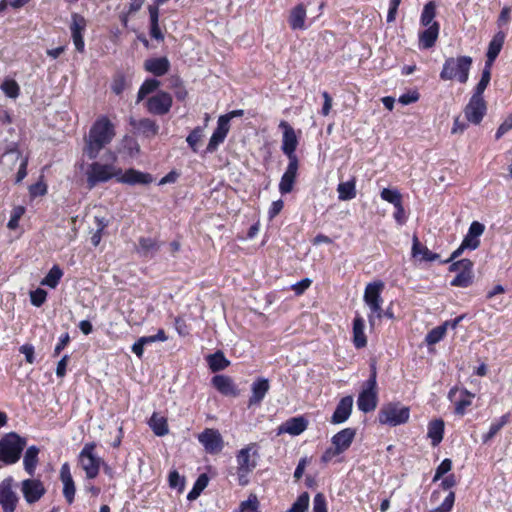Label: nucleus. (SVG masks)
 <instances>
[{
  "mask_svg": "<svg viewBox=\"0 0 512 512\" xmlns=\"http://www.w3.org/2000/svg\"><path fill=\"white\" fill-rule=\"evenodd\" d=\"M29 192L32 197L42 196L46 194L47 187L44 183L38 182L29 187Z\"/></svg>",
  "mask_w": 512,
  "mask_h": 512,
  "instance_id": "nucleus-63",
  "label": "nucleus"
},
{
  "mask_svg": "<svg viewBox=\"0 0 512 512\" xmlns=\"http://www.w3.org/2000/svg\"><path fill=\"white\" fill-rule=\"evenodd\" d=\"M115 134V126L108 117H98L84 138V154L89 159L95 160L101 150L113 140Z\"/></svg>",
  "mask_w": 512,
  "mask_h": 512,
  "instance_id": "nucleus-1",
  "label": "nucleus"
},
{
  "mask_svg": "<svg viewBox=\"0 0 512 512\" xmlns=\"http://www.w3.org/2000/svg\"><path fill=\"white\" fill-rule=\"evenodd\" d=\"M269 388V381L265 378H259L253 382L251 386L252 395L249 399L248 406L259 405L269 391Z\"/></svg>",
  "mask_w": 512,
  "mask_h": 512,
  "instance_id": "nucleus-23",
  "label": "nucleus"
},
{
  "mask_svg": "<svg viewBox=\"0 0 512 512\" xmlns=\"http://www.w3.org/2000/svg\"><path fill=\"white\" fill-rule=\"evenodd\" d=\"M376 372H372L370 378L366 381L364 389L358 396L357 405L359 410L364 413L375 410L378 403L376 391Z\"/></svg>",
  "mask_w": 512,
  "mask_h": 512,
  "instance_id": "nucleus-9",
  "label": "nucleus"
},
{
  "mask_svg": "<svg viewBox=\"0 0 512 512\" xmlns=\"http://www.w3.org/2000/svg\"><path fill=\"white\" fill-rule=\"evenodd\" d=\"M485 230V227L482 223L478 221H474L471 223L468 233H470L472 236H475L479 239V237L483 234Z\"/></svg>",
  "mask_w": 512,
  "mask_h": 512,
  "instance_id": "nucleus-64",
  "label": "nucleus"
},
{
  "mask_svg": "<svg viewBox=\"0 0 512 512\" xmlns=\"http://www.w3.org/2000/svg\"><path fill=\"white\" fill-rule=\"evenodd\" d=\"M160 85V81L156 79H147L140 87L137 96V102L143 100L146 95L155 91Z\"/></svg>",
  "mask_w": 512,
  "mask_h": 512,
  "instance_id": "nucleus-47",
  "label": "nucleus"
},
{
  "mask_svg": "<svg viewBox=\"0 0 512 512\" xmlns=\"http://www.w3.org/2000/svg\"><path fill=\"white\" fill-rule=\"evenodd\" d=\"M167 340V336L164 332L163 329H159L157 334L156 335H152V336H143L141 338H139V341L143 344V345H148V344H151V343H154V342H157V341H166Z\"/></svg>",
  "mask_w": 512,
  "mask_h": 512,
  "instance_id": "nucleus-56",
  "label": "nucleus"
},
{
  "mask_svg": "<svg viewBox=\"0 0 512 512\" xmlns=\"http://www.w3.org/2000/svg\"><path fill=\"white\" fill-rule=\"evenodd\" d=\"M491 67L492 66L485 65V67L482 71L481 79L478 82V84L476 85L475 92L473 95L483 97L482 95H483L485 89L487 88V86L490 82V79H491Z\"/></svg>",
  "mask_w": 512,
  "mask_h": 512,
  "instance_id": "nucleus-45",
  "label": "nucleus"
},
{
  "mask_svg": "<svg viewBox=\"0 0 512 512\" xmlns=\"http://www.w3.org/2000/svg\"><path fill=\"white\" fill-rule=\"evenodd\" d=\"M355 435L356 432L354 429L345 428L332 437V445L335 446L338 451L343 453L350 447L355 438Z\"/></svg>",
  "mask_w": 512,
  "mask_h": 512,
  "instance_id": "nucleus-25",
  "label": "nucleus"
},
{
  "mask_svg": "<svg viewBox=\"0 0 512 512\" xmlns=\"http://www.w3.org/2000/svg\"><path fill=\"white\" fill-rule=\"evenodd\" d=\"M95 447V443H86L79 454L80 465L89 479L98 475L100 466L103 464V460L94 453Z\"/></svg>",
  "mask_w": 512,
  "mask_h": 512,
  "instance_id": "nucleus-8",
  "label": "nucleus"
},
{
  "mask_svg": "<svg viewBox=\"0 0 512 512\" xmlns=\"http://www.w3.org/2000/svg\"><path fill=\"white\" fill-rule=\"evenodd\" d=\"M144 68L155 76H162L168 72L170 62L166 57L150 58L144 62Z\"/></svg>",
  "mask_w": 512,
  "mask_h": 512,
  "instance_id": "nucleus-26",
  "label": "nucleus"
},
{
  "mask_svg": "<svg viewBox=\"0 0 512 512\" xmlns=\"http://www.w3.org/2000/svg\"><path fill=\"white\" fill-rule=\"evenodd\" d=\"M505 35L502 32H498L493 39L490 41L487 51V59L485 65L492 66L493 62L499 55L503 44H504Z\"/></svg>",
  "mask_w": 512,
  "mask_h": 512,
  "instance_id": "nucleus-31",
  "label": "nucleus"
},
{
  "mask_svg": "<svg viewBox=\"0 0 512 512\" xmlns=\"http://www.w3.org/2000/svg\"><path fill=\"white\" fill-rule=\"evenodd\" d=\"M202 137H203V128L196 127L195 129L192 130V132L186 138L188 145L191 147V149L194 152L198 151L197 146H198V143L200 142V140L202 139Z\"/></svg>",
  "mask_w": 512,
  "mask_h": 512,
  "instance_id": "nucleus-52",
  "label": "nucleus"
},
{
  "mask_svg": "<svg viewBox=\"0 0 512 512\" xmlns=\"http://www.w3.org/2000/svg\"><path fill=\"white\" fill-rule=\"evenodd\" d=\"M229 129L230 126L227 125L226 117H219L217 122V128L213 132L206 148V151L208 153H213L214 151L217 150L218 146L224 142L229 132Z\"/></svg>",
  "mask_w": 512,
  "mask_h": 512,
  "instance_id": "nucleus-17",
  "label": "nucleus"
},
{
  "mask_svg": "<svg viewBox=\"0 0 512 512\" xmlns=\"http://www.w3.org/2000/svg\"><path fill=\"white\" fill-rule=\"evenodd\" d=\"M1 89L4 92V94L9 98L15 99L19 96L20 87L15 80L6 79L1 84Z\"/></svg>",
  "mask_w": 512,
  "mask_h": 512,
  "instance_id": "nucleus-49",
  "label": "nucleus"
},
{
  "mask_svg": "<svg viewBox=\"0 0 512 512\" xmlns=\"http://www.w3.org/2000/svg\"><path fill=\"white\" fill-rule=\"evenodd\" d=\"M149 14H150V22H151V28H150V35L152 38L156 40H163L164 35L162 34L158 19H159V8L157 6L150 5L148 7Z\"/></svg>",
  "mask_w": 512,
  "mask_h": 512,
  "instance_id": "nucleus-38",
  "label": "nucleus"
},
{
  "mask_svg": "<svg viewBox=\"0 0 512 512\" xmlns=\"http://www.w3.org/2000/svg\"><path fill=\"white\" fill-rule=\"evenodd\" d=\"M309 501V494L307 492L302 493L288 510V512H307Z\"/></svg>",
  "mask_w": 512,
  "mask_h": 512,
  "instance_id": "nucleus-51",
  "label": "nucleus"
},
{
  "mask_svg": "<svg viewBox=\"0 0 512 512\" xmlns=\"http://www.w3.org/2000/svg\"><path fill=\"white\" fill-rule=\"evenodd\" d=\"M160 248L156 239L150 237H141L138 241L137 252L142 256H153Z\"/></svg>",
  "mask_w": 512,
  "mask_h": 512,
  "instance_id": "nucleus-33",
  "label": "nucleus"
},
{
  "mask_svg": "<svg viewBox=\"0 0 512 512\" xmlns=\"http://www.w3.org/2000/svg\"><path fill=\"white\" fill-rule=\"evenodd\" d=\"M508 416L503 415L498 421L491 424L489 431L482 436L483 443L489 442L500 430L501 428L507 423Z\"/></svg>",
  "mask_w": 512,
  "mask_h": 512,
  "instance_id": "nucleus-48",
  "label": "nucleus"
},
{
  "mask_svg": "<svg viewBox=\"0 0 512 512\" xmlns=\"http://www.w3.org/2000/svg\"><path fill=\"white\" fill-rule=\"evenodd\" d=\"M212 384L220 393L226 396H236L238 394L233 380L228 376L216 375L212 378Z\"/></svg>",
  "mask_w": 512,
  "mask_h": 512,
  "instance_id": "nucleus-27",
  "label": "nucleus"
},
{
  "mask_svg": "<svg viewBox=\"0 0 512 512\" xmlns=\"http://www.w3.org/2000/svg\"><path fill=\"white\" fill-rule=\"evenodd\" d=\"M435 15H436V5L434 2L430 1L423 8V11L421 14V24L426 27L432 25V23L434 22L433 20L435 18Z\"/></svg>",
  "mask_w": 512,
  "mask_h": 512,
  "instance_id": "nucleus-46",
  "label": "nucleus"
},
{
  "mask_svg": "<svg viewBox=\"0 0 512 512\" xmlns=\"http://www.w3.org/2000/svg\"><path fill=\"white\" fill-rule=\"evenodd\" d=\"M18 502L16 493L12 490V479H4L0 483V505L4 512H14Z\"/></svg>",
  "mask_w": 512,
  "mask_h": 512,
  "instance_id": "nucleus-13",
  "label": "nucleus"
},
{
  "mask_svg": "<svg viewBox=\"0 0 512 512\" xmlns=\"http://www.w3.org/2000/svg\"><path fill=\"white\" fill-rule=\"evenodd\" d=\"M364 327V319L357 315L353 321V343L356 348H363L367 344Z\"/></svg>",
  "mask_w": 512,
  "mask_h": 512,
  "instance_id": "nucleus-32",
  "label": "nucleus"
},
{
  "mask_svg": "<svg viewBox=\"0 0 512 512\" xmlns=\"http://www.w3.org/2000/svg\"><path fill=\"white\" fill-rule=\"evenodd\" d=\"M26 446V439L11 432L0 439V461L5 464L16 463Z\"/></svg>",
  "mask_w": 512,
  "mask_h": 512,
  "instance_id": "nucleus-4",
  "label": "nucleus"
},
{
  "mask_svg": "<svg viewBox=\"0 0 512 512\" xmlns=\"http://www.w3.org/2000/svg\"><path fill=\"white\" fill-rule=\"evenodd\" d=\"M208 365L213 372L225 369L229 365V361L226 359L221 351H217L207 357Z\"/></svg>",
  "mask_w": 512,
  "mask_h": 512,
  "instance_id": "nucleus-42",
  "label": "nucleus"
},
{
  "mask_svg": "<svg viewBox=\"0 0 512 512\" xmlns=\"http://www.w3.org/2000/svg\"><path fill=\"white\" fill-rule=\"evenodd\" d=\"M383 289L384 283L381 281H376L368 283L364 291L363 300L371 311V313L368 315L369 324L371 326H374L376 319H381L383 317V299L381 297V292Z\"/></svg>",
  "mask_w": 512,
  "mask_h": 512,
  "instance_id": "nucleus-5",
  "label": "nucleus"
},
{
  "mask_svg": "<svg viewBox=\"0 0 512 512\" xmlns=\"http://www.w3.org/2000/svg\"><path fill=\"white\" fill-rule=\"evenodd\" d=\"M307 425L308 422L304 417H293L288 419L279 427V433H287L296 436L304 432Z\"/></svg>",
  "mask_w": 512,
  "mask_h": 512,
  "instance_id": "nucleus-24",
  "label": "nucleus"
},
{
  "mask_svg": "<svg viewBox=\"0 0 512 512\" xmlns=\"http://www.w3.org/2000/svg\"><path fill=\"white\" fill-rule=\"evenodd\" d=\"M257 456V445L255 443H251L238 451L236 461L239 481L241 484H245V482L242 481V478L255 469L257 465Z\"/></svg>",
  "mask_w": 512,
  "mask_h": 512,
  "instance_id": "nucleus-7",
  "label": "nucleus"
},
{
  "mask_svg": "<svg viewBox=\"0 0 512 512\" xmlns=\"http://www.w3.org/2000/svg\"><path fill=\"white\" fill-rule=\"evenodd\" d=\"M412 255L413 257H421V259L425 261H434L438 258L437 254L421 245L416 236L413 237Z\"/></svg>",
  "mask_w": 512,
  "mask_h": 512,
  "instance_id": "nucleus-37",
  "label": "nucleus"
},
{
  "mask_svg": "<svg viewBox=\"0 0 512 512\" xmlns=\"http://www.w3.org/2000/svg\"><path fill=\"white\" fill-rule=\"evenodd\" d=\"M85 27H86V20L84 19V17H82L79 14L74 13L72 15V23H71L70 29H71L73 43L75 45V48L79 52L84 51L85 45H84V40H83L82 34L85 30Z\"/></svg>",
  "mask_w": 512,
  "mask_h": 512,
  "instance_id": "nucleus-18",
  "label": "nucleus"
},
{
  "mask_svg": "<svg viewBox=\"0 0 512 512\" xmlns=\"http://www.w3.org/2000/svg\"><path fill=\"white\" fill-rule=\"evenodd\" d=\"M298 162H289L286 171L281 177L279 183V191L281 194H288L293 190V186L297 177Z\"/></svg>",
  "mask_w": 512,
  "mask_h": 512,
  "instance_id": "nucleus-21",
  "label": "nucleus"
},
{
  "mask_svg": "<svg viewBox=\"0 0 512 512\" xmlns=\"http://www.w3.org/2000/svg\"><path fill=\"white\" fill-rule=\"evenodd\" d=\"M198 440L209 453H218L223 448L222 436L215 429H205L201 434H199Z\"/></svg>",
  "mask_w": 512,
  "mask_h": 512,
  "instance_id": "nucleus-15",
  "label": "nucleus"
},
{
  "mask_svg": "<svg viewBox=\"0 0 512 512\" xmlns=\"http://www.w3.org/2000/svg\"><path fill=\"white\" fill-rule=\"evenodd\" d=\"M451 271L457 272L451 285L454 287L467 288L474 281L473 262L469 259H462L450 266Z\"/></svg>",
  "mask_w": 512,
  "mask_h": 512,
  "instance_id": "nucleus-10",
  "label": "nucleus"
},
{
  "mask_svg": "<svg viewBox=\"0 0 512 512\" xmlns=\"http://www.w3.org/2000/svg\"><path fill=\"white\" fill-rule=\"evenodd\" d=\"M486 109V103L483 97L472 95L464 109V114L469 122L477 125L482 121Z\"/></svg>",
  "mask_w": 512,
  "mask_h": 512,
  "instance_id": "nucleus-12",
  "label": "nucleus"
},
{
  "mask_svg": "<svg viewBox=\"0 0 512 512\" xmlns=\"http://www.w3.org/2000/svg\"><path fill=\"white\" fill-rule=\"evenodd\" d=\"M472 62L470 56L447 58L440 72V78L445 81L457 80L459 83L465 84L469 78Z\"/></svg>",
  "mask_w": 512,
  "mask_h": 512,
  "instance_id": "nucleus-3",
  "label": "nucleus"
},
{
  "mask_svg": "<svg viewBox=\"0 0 512 512\" xmlns=\"http://www.w3.org/2000/svg\"><path fill=\"white\" fill-rule=\"evenodd\" d=\"M480 240L475 236H472L470 233H467L465 238L463 239L461 245L451 254L450 260H453L459 257L462 252L466 249L475 250L479 247Z\"/></svg>",
  "mask_w": 512,
  "mask_h": 512,
  "instance_id": "nucleus-39",
  "label": "nucleus"
},
{
  "mask_svg": "<svg viewBox=\"0 0 512 512\" xmlns=\"http://www.w3.org/2000/svg\"><path fill=\"white\" fill-rule=\"evenodd\" d=\"M353 407V397L346 396L343 397L332 415L331 422L333 424H341L345 422L351 415Z\"/></svg>",
  "mask_w": 512,
  "mask_h": 512,
  "instance_id": "nucleus-20",
  "label": "nucleus"
},
{
  "mask_svg": "<svg viewBox=\"0 0 512 512\" xmlns=\"http://www.w3.org/2000/svg\"><path fill=\"white\" fill-rule=\"evenodd\" d=\"M381 198L394 205L402 203V195L397 189L384 188L380 193Z\"/></svg>",
  "mask_w": 512,
  "mask_h": 512,
  "instance_id": "nucleus-50",
  "label": "nucleus"
},
{
  "mask_svg": "<svg viewBox=\"0 0 512 512\" xmlns=\"http://www.w3.org/2000/svg\"><path fill=\"white\" fill-rule=\"evenodd\" d=\"M60 478L63 483V495L67 502L71 504L75 496V484L70 472L68 463H64L60 469Z\"/></svg>",
  "mask_w": 512,
  "mask_h": 512,
  "instance_id": "nucleus-22",
  "label": "nucleus"
},
{
  "mask_svg": "<svg viewBox=\"0 0 512 512\" xmlns=\"http://www.w3.org/2000/svg\"><path fill=\"white\" fill-rule=\"evenodd\" d=\"M130 124L138 132L142 133L146 137H153L158 133L159 127L155 121L149 118H143L140 120L131 119Z\"/></svg>",
  "mask_w": 512,
  "mask_h": 512,
  "instance_id": "nucleus-30",
  "label": "nucleus"
},
{
  "mask_svg": "<svg viewBox=\"0 0 512 512\" xmlns=\"http://www.w3.org/2000/svg\"><path fill=\"white\" fill-rule=\"evenodd\" d=\"M149 425L157 436H164L168 433L167 420L156 413L151 416Z\"/></svg>",
  "mask_w": 512,
  "mask_h": 512,
  "instance_id": "nucleus-43",
  "label": "nucleus"
},
{
  "mask_svg": "<svg viewBox=\"0 0 512 512\" xmlns=\"http://www.w3.org/2000/svg\"><path fill=\"white\" fill-rule=\"evenodd\" d=\"M46 297L47 292L41 288L30 292L31 303L36 307H40L46 301Z\"/></svg>",
  "mask_w": 512,
  "mask_h": 512,
  "instance_id": "nucleus-54",
  "label": "nucleus"
},
{
  "mask_svg": "<svg viewBox=\"0 0 512 512\" xmlns=\"http://www.w3.org/2000/svg\"><path fill=\"white\" fill-rule=\"evenodd\" d=\"M409 417V408L400 403H388L384 405L378 413L379 423L392 427L406 423Z\"/></svg>",
  "mask_w": 512,
  "mask_h": 512,
  "instance_id": "nucleus-6",
  "label": "nucleus"
},
{
  "mask_svg": "<svg viewBox=\"0 0 512 512\" xmlns=\"http://www.w3.org/2000/svg\"><path fill=\"white\" fill-rule=\"evenodd\" d=\"M512 129V114L509 115L502 124L498 127L496 132V139H500L504 134Z\"/></svg>",
  "mask_w": 512,
  "mask_h": 512,
  "instance_id": "nucleus-61",
  "label": "nucleus"
},
{
  "mask_svg": "<svg viewBox=\"0 0 512 512\" xmlns=\"http://www.w3.org/2000/svg\"><path fill=\"white\" fill-rule=\"evenodd\" d=\"M439 35V24L433 22L427 29L419 35V45L423 49H429L434 46Z\"/></svg>",
  "mask_w": 512,
  "mask_h": 512,
  "instance_id": "nucleus-28",
  "label": "nucleus"
},
{
  "mask_svg": "<svg viewBox=\"0 0 512 512\" xmlns=\"http://www.w3.org/2000/svg\"><path fill=\"white\" fill-rule=\"evenodd\" d=\"M208 482H209L208 476L206 474H201L197 478L192 490L188 493V495H187L188 500L192 501V500L197 499L199 497V495L201 494V492L207 487Z\"/></svg>",
  "mask_w": 512,
  "mask_h": 512,
  "instance_id": "nucleus-44",
  "label": "nucleus"
},
{
  "mask_svg": "<svg viewBox=\"0 0 512 512\" xmlns=\"http://www.w3.org/2000/svg\"><path fill=\"white\" fill-rule=\"evenodd\" d=\"M452 468V461L444 459L436 469L433 481H438L444 474L448 473Z\"/></svg>",
  "mask_w": 512,
  "mask_h": 512,
  "instance_id": "nucleus-57",
  "label": "nucleus"
},
{
  "mask_svg": "<svg viewBox=\"0 0 512 512\" xmlns=\"http://www.w3.org/2000/svg\"><path fill=\"white\" fill-rule=\"evenodd\" d=\"M258 507L256 496H250L248 500L241 503V512H255Z\"/></svg>",
  "mask_w": 512,
  "mask_h": 512,
  "instance_id": "nucleus-62",
  "label": "nucleus"
},
{
  "mask_svg": "<svg viewBox=\"0 0 512 512\" xmlns=\"http://www.w3.org/2000/svg\"><path fill=\"white\" fill-rule=\"evenodd\" d=\"M279 127L283 130L282 151L288 157L289 162H298L295 154L298 139L293 127L286 121H281Z\"/></svg>",
  "mask_w": 512,
  "mask_h": 512,
  "instance_id": "nucleus-11",
  "label": "nucleus"
},
{
  "mask_svg": "<svg viewBox=\"0 0 512 512\" xmlns=\"http://www.w3.org/2000/svg\"><path fill=\"white\" fill-rule=\"evenodd\" d=\"M111 156V162H100L93 161L88 165L85 175L87 186L89 189L94 188L99 183H106L109 180L116 178L121 175L122 169L115 165L117 156L115 153L109 152Z\"/></svg>",
  "mask_w": 512,
  "mask_h": 512,
  "instance_id": "nucleus-2",
  "label": "nucleus"
},
{
  "mask_svg": "<svg viewBox=\"0 0 512 512\" xmlns=\"http://www.w3.org/2000/svg\"><path fill=\"white\" fill-rule=\"evenodd\" d=\"M449 324V321H445L442 325L430 330L425 338L426 343L428 345H434L440 342L444 338L447 328L449 327Z\"/></svg>",
  "mask_w": 512,
  "mask_h": 512,
  "instance_id": "nucleus-41",
  "label": "nucleus"
},
{
  "mask_svg": "<svg viewBox=\"0 0 512 512\" xmlns=\"http://www.w3.org/2000/svg\"><path fill=\"white\" fill-rule=\"evenodd\" d=\"M38 454H39V449L36 446H30L29 448H27V450L24 454V459H23L24 469L31 476L34 474L35 468L38 464Z\"/></svg>",
  "mask_w": 512,
  "mask_h": 512,
  "instance_id": "nucleus-36",
  "label": "nucleus"
},
{
  "mask_svg": "<svg viewBox=\"0 0 512 512\" xmlns=\"http://www.w3.org/2000/svg\"><path fill=\"white\" fill-rule=\"evenodd\" d=\"M63 276V271L58 265H54L47 275L42 279L41 285L49 288H56Z\"/></svg>",
  "mask_w": 512,
  "mask_h": 512,
  "instance_id": "nucleus-40",
  "label": "nucleus"
},
{
  "mask_svg": "<svg viewBox=\"0 0 512 512\" xmlns=\"http://www.w3.org/2000/svg\"><path fill=\"white\" fill-rule=\"evenodd\" d=\"M313 512H327L326 499L322 493H317L314 497Z\"/></svg>",
  "mask_w": 512,
  "mask_h": 512,
  "instance_id": "nucleus-59",
  "label": "nucleus"
},
{
  "mask_svg": "<svg viewBox=\"0 0 512 512\" xmlns=\"http://www.w3.org/2000/svg\"><path fill=\"white\" fill-rule=\"evenodd\" d=\"M467 395L466 399L459 400L455 404V412L459 415H463L465 412L466 407L471 405V397H473V394H470L468 391L464 392Z\"/></svg>",
  "mask_w": 512,
  "mask_h": 512,
  "instance_id": "nucleus-60",
  "label": "nucleus"
},
{
  "mask_svg": "<svg viewBox=\"0 0 512 512\" xmlns=\"http://www.w3.org/2000/svg\"><path fill=\"white\" fill-rule=\"evenodd\" d=\"M454 501H455V493L449 492V494L444 499L442 504L439 507L430 510L429 512H449L454 505Z\"/></svg>",
  "mask_w": 512,
  "mask_h": 512,
  "instance_id": "nucleus-55",
  "label": "nucleus"
},
{
  "mask_svg": "<svg viewBox=\"0 0 512 512\" xmlns=\"http://www.w3.org/2000/svg\"><path fill=\"white\" fill-rule=\"evenodd\" d=\"M117 181L129 185H147L153 181V178L149 173H144L135 169H128L124 173L123 171L121 172Z\"/></svg>",
  "mask_w": 512,
  "mask_h": 512,
  "instance_id": "nucleus-19",
  "label": "nucleus"
},
{
  "mask_svg": "<svg viewBox=\"0 0 512 512\" xmlns=\"http://www.w3.org/2000/svg\"><path fill=\"white\" fill-rule=\"evenodd\" d=\"M444 422L441 419H436L429 423L428 437L431 439L432 445L437 446L443 439Z\"/></svg>",
  "mask_w": 512,
  "mask_h": 512,
  "instance_id": "nucleus-34",
  "label": "nucleus"
},
{
  "mask_svg": "<svg viewBox=\"0 0 512 512\" xmlns=\"http://www.w3.org/2000/svg\"><path fill=\"white\" fill-rule=\"evenodd\" d=\"M184 478L177 471H171L169 474V485L172 488H178L180 491L184 488Z\"/></svg>",
  "mask_w": 512,
  "mask_h": 512,
  "instance_id": "nucleus-58",
  "label": "nucleus"
},
{
  "mask_svg": "<svg viewBox=\"0 0 512 512\" xmlns=\"http://www.w3.org/2000/svg\"><path fill=\"white\" fill-rule=\"evenodd\" d=\"M172 106V97L167 92H159L150 97L147 101V109L155 115H164L168 113Z\"/></svg>",
  "mask_w": 512,
  "mask_h": 512,
  "instance_id": "nucleus-14",
  "label": "nucleus"
},
{
  "mask_svg": "<svg viewBox=\"0 0 512 512\" xmlns=\"http://www.w3.org/2000/svg\"><path fill=\"white\" fill-rule=\"evenodd\" d=\"M25 213V208L23 206H16L13 208L10 216V220L7 223V227L10 230H15L19 225V220Z\"/></svg>",
  "mask_w": 512,
  "mask_h": 512,
  "instance_id": "nucleus-53",
  "label": "nucleus"
},
{
  "mask_svg": "<svg viewBox=\"0 0 512 512\" xmlns=\"http://www.w3.org/2000/svg\"><path fill=\"white\" fill-rule=\"evenodd\" d=\"M21 491L28 503L37 502L45 493L43 483L37 479H26L22 481Z\"/></svg>",
  "mask_w": 512,
  "mask_h": 512,
  "instance_id": "nucleus-16",
  "label": "nucleus"
},
{
  "mask_svg": "<svg viewBox=\"0 0 512 512\" xmlns=\"http://www.w3.org/2000/svg\"><path fill=\"white\" fill-rule=\"evenodd\" d=\"M338 198L341 201L351 200L356 197V180L352 178L349 181L341 182L337 187Z\"/></svg>",
  "mask_w": 512,
  "mask_h": 512,
  "instance_id": "nucleus-35",
  "label": "nucleus"
},
{
  "mask_svg": "<svg viewBox=\"0 0 512 512\" xmlns=\"http://www.w3.org/2000/svg\"><path fill=\"white\" fill-rule=\"evenodd\" d=\"M306 19V8L303 4L295 6L289 15L288 23L293 30H304Z\"/></svg>",
  "mask_w": 512,
  "mask_h": 512,
  "instance_id": "nucleus-29",
  "label": "nucleus"
}]
</instances>
